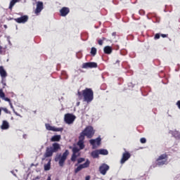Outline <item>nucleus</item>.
<instances>
[{
  "label": "nucleus",
  "instance_id": "nucleus-11",
  "mask_svg": "<svg viewBox=\"0 0 180 180\" xmlns=\"http://www.w3.org/2000/svg\"><path fill=\"white\" fill-rule=\"evenodd\" d=\"M43 10V2L41 1H38L37 3V8L35 10V13H40L41 11Z\"/></svg>",
  "mask_w": 180,
  "mask_h": 180
},
{
  "label": "nucleus",
  "instance_id": "nucleus-5",
  "mask_svg": "<svg viewBox=\"0 0 180 180\" xmlns=\"http://www.w3.org/2000/svg\"><path fill=\"white\" fill-rule=\"evenodd\" d=\"M91 162L89 161V160H86V161L84 164L79 165L77 168L75 169V174L79 172V171H81V169H84V168H88Z\"/></svg>",
  "mask_w": 180,
  "mask_h": 180
},
{
  "label": "nucleus",
  "instance_id": "nucleus-15",
  "mask_svg": "<svg viewBox=\"0 0 180 180\" xmlns=\"http://www.w3.org/2000/svg\"><path fill=\"white\" fill-rule=\"evenodd\" d=\"M53 153H54V151L53 150V148H48L46 149V152L44 154V157H46V158L49 157H51V155H53Z\"/></svg>",
  "mask_w": 180,
  "mask_h": 180
},
{
  "label": "nucleus",
  "instance_id": "nucleus-21",
  "mask_svg": "<svg viewBox=\"0 0 180 180\" xmlns=\"http://www.w3.org/2000/svg\"><path fill=\"white\" fill-rule=\"evenodd\" d=\"M52 150L53 153H56V151H58L60 150V144L56 143H53Z\"/></svg>",
  "mask_w": 180,
  "mask_h": 180
},
{
  "label": "nucleus",
  "instance_id": "nucleus-35",
  "mask_svg": "<svg viewBox=\"0 0 180 180\" xmlns=\"http://www.w3.org/2000/svg\"><path fill=\"white\" fill-rule=\"evenodd\" d=\"M162 37H167V35H165V34H162Z\"/></svg>",
  "mask_w": 180,
  "mask_h": 180
},
{
  "label": "nucleus",
  "instance_id": "nucleus-10",
  "mask_svg": "<svg viewBox=\"0 0 180 180\" xmlns=\"http://www.w3.org/2000/svg\"><path fill=\"white\" fill-rule=\"evenodd\" d=\"M100 172L102 175H106V172L109 170V167L108 165L103 164L102 166L100 167Z\"/></svg>",
  "mask_w": 180,
  "mask_h": 180
},
{
  "label": "nucleus",
  "instance_id": "nucleus-4",
  "mask_svg": "<svg viewBox=\"0 0 180 180\" xmlns=\"http://www.w3.org/2000/svg\"><path fill=\"white\" fill-rule=\"evenodd\" d=\"M74 120H75V115L72 114H66L65 115V122L68 124H72V123H74Z\"/></svg>",
  "mask_w": 180,
  "mask_h": 180
},
{
  "label": "nucleus",
  "instance_id": "nucleus-25",
  "mask_svg": "<svg viewBox=\"0 0 180 180\" xmlns=\"http://www.w3.org/2000/svg\"><path fill=\"white\" fill-rule=\"evenodd\" d=\"M20 0H12L10 2V6H9V9H12V8H13V6H15V4H16V2H19Z\"/></svg>",
  "mask_w": 180,
  "mask_h": 180
},
{
  "label": "nucleus",
  "instance_id": "nucleus-6",
  "mask_svg": "<svg viewBox=\"0 0 180 180\" xmlns=\"http://www.w3.org/2000/svg\"><path fill=\"white\" fill-rule=\"evenodd\" d=\"M90 144L93 146V148H97V147H99V146H101V138L98 137L96 139H91Z\"/></svg>",
  "mask_w": 180,
  "mask_h": 180
},
{
  "label": "nucleus",
  "instance_id": "nucleus-1",
  "mask_svg": "<svg viewBox=\"0 0 180 180\" xmlns=\"http://www.w3.org/2000/svg\"><path fill=\"white\" fill-rule=\"evenodd\" d=\"M94 134H95V130L91 126L86 127L83 130V131H82L79 137V141L77 143V145L79 146L80 149L77 147L73 148L72 161H75V160H77V157H79V150L84 149V148L85 147V146H84V140H85V136L87 139H92V137H94Z\"/></svg>",
  "mask_w": 180,
  "mask_h": 180
},
{
  "label": "nucleus",
  "instance_id": "nucleus-28",
  "mask_svg": "<svg viewBox=\"0 0 180 180\" xmlns=\"http://www.w3.org/2000/svg\"><path fill=\"white\" fill-rule=\"evenodd\" d=\"M103 40H105V38H103V39H99L98 40V44L100 46H102V44H103Z\"/></svg>",
  "mask_w": 180,
  "mask_h": 180
},
{
  "label": "nucleus",
  "instance_id": "nucleus-18",
  "mask_svg": "<svg viewBox=\"0 0 180 180\" xmlns=\"http://www.w3.org/2000/svg\"><path fill=\"white\" fill-rule=\"evenodd\" d=\"M9 129V123L6 121H3V123L1 126V130H8Z\"/></svg>",
  "mask_w": 180,
  "mask_h": 180
},
{
  "label": "nucleus",
  "instance_id": "nucleus-38",
  "mask_svg": "<svg viewBox=\"0 0 180 180\" xmlns=\"http://www.w3.org/2000/svg\"><path fill=\"white\" fill-rule=\"evenodd\" d=\"M78 95H79V96H81V93L79 92V93H78Z\"/></svg>",
  "mask_w": 180,
  "mask_h": 180
},
{
  "label": "nucleus",
  "instance_id": "nucleus-16",
  "mask_svg": "<svg viewBox=\"0 0 180 180\" xmlns=\"http://www.w3.org/2000/svg\"><path fill=\"white\" fill-rule=\"evenodd\" d=\"M0 98L4 101H6V102H11V99H9L7 97H5V93H4V90L2 89H0Z\"/></svg>",
  "mask_w": 180,
  "mask_h": 180
},
{
  "label": "nucleus",
  "instance_id": "nucleus-3",
  "mask_svg": "<svg viewBox=\"0 0 180 180\" xmlns=\"http://www.w3.org/2000/svg\"><path fill=\"white\" fill-rule=\"evenodd\" d=\"M68 154L70 153L68 150H66L62 155H57L55 161L57 162V161H59V165L60 167H64V162H65V160H67V157H68Z\"/></svg>",
  "mask_w": 180,
  "mask_h": 180
},
{
  "label": "nucleus",
  "instance_id": "nucleus-26",
  "mask_svg": "<svg viewBox=\"0 0 180 180\" xmlns=\"http://www.w3.org/2000/svg\"><path fill=\"white\" fill-rule=\"evenodd\" d=\"M91 54H92V56H95L96 54V48H91Z\"/></svg>",
  "mask_w": 180,
  "mask_h": 180
},
{
  "label": "nucleus",
  "instance_id": "nucleus-7",
  "mask_svg": "<svg viewBox=\"0 0 180 180\" xmlns=\"http://www.w3.org/2000/svg\"><path fill=\"white\" fill-rule=\"evenodd\" d=\"M45 127L46 130H49L51 131H63V128H57L50 125V124H46Z\"/></svg>",
  "mask_w": 180,
  "mask_h": 180
},
{
  "label": "nucleus",
  "instance_id": "nucleus-12",
  "mask_svg": "<svg viewBox=\"0 0 180 180\" xmlns=\"http://www.w3.org/2000/svg\"><path fill=\"white\" fill-rule=\"evenodd\" d=\"M130 158V153H125L122 155V158L121 159V164H124L127 160Z\"/></svg>",
  "mask_w": 180,
  "mask_h": 180
},
{
  "label": "nucleus",
  "instance_id": "nucleus-27",
  "mask_svg": "<svg viewBox=\"0 0 180 180\" xmlns=\"http://www.w3.org/2000/svg\"><path fill=\"white\" fill-rule=\"evenodd\" d=\"M85 161V158H80L79 159L77 160L78 164H81L82 162H84Z\"/></svg>",
  "mask_w": 180,
  "mask_h": 180
},
{
  "label": "nucleus",
  "instance_id": "nucleus-40",
  "mask_svg": "<svg viewBox=\"0 0 180 180\" xmlns=\"http://www.w3.org/2000/svg\"><path fill=\"white\" fill-rule=\"evenodd\" d=\"M36 179H39V177H37Z\"/></svg>",
  "mask_w": 180,
  "mask_h": 180
},
{
  "label": "nucleus",
  "instance_id": "nucleus-34",
  "mask_svg": "<svg viewBox=\"0 0 180 180\" xmlns=\"http://www.w3.org/2000/svg\"><path fill=\"white\" fill-rule=\"evenodd\" d=\"M46 180H51V176L49 175V176H48V179H47Z\"/></svg>",
  "mask_w": 180,
  "mask_h": 180
},
{
  "label": "nucleus",
  "instance_id": "nucleus-39",
  "mask_svg": "<svg viewBox=\"0 0 180 180\" xmlns=\"http://www.w3.org/2000/svg\"><path fill=\"white\" fill-rule=\"evenodd\" d=\"M4 27H5V29H6V27H7L6 25H4Z\"/></svg>",
  "mask_w": 180,
  "mask_h": 180
},
{
  "label": "nucleus",
  "instance_id": "nucleus-23",
  "mask_svg": "<svg viewBox=\"0 0 180 180\" xmlns=\"http://www.w3.org/2000/svg\"><path fill=\"white\" fill-rule=\"evenodd\" d=\"M93 158H98L99 157V150H94L91 153Z\"/></svg>",
  "mask_w": 180,
  "mask_h": 180
},
{
  "label": "nucleus",
  "instance_id": "nucleus-32",
  "mask_svg": "<svg viewBox=\"0 0 180 180\" xmlns=\"http://www.w3.org/2000/svg\"><path fill=\"white\" fill-rule=\"evenodd\" d=\"M176 105H177L179 109H180V101H179L176 103Z\"/></svg>",
  "mask_w": 180,
  "mask_h": 180
},
{
  "label": "nucleus",
  "instance_id": "nucleus-36",
  "mask_svg": "<svg viewBox=\"0 0 180 180\" xmlns=\"http://www.w3.org/2000/svg\"><path fill=\"white\" fill-rule=\"evenodd\" d=\"M4 112H8V110L6 108L3 109Z\"/></svg>",
  "mask_w": 180,
  "mask_h": 180
},
{
  "label": "nucleus",
  "instance_id": "nucleus-19",
  "mask_svg": "<svg viewBox=\"0 0 180 180\" xmlns=\"http://www.w3.org/2000/svg\"><path fill=\"white\" fill-rule=\"evenodd\" d=\"M51 168V160H49L48 163L44 165V171H50Z\"/></svg>",
  "mask_w": 180,
  "mask_h": 180
},
{
  "label": "nucleus",
  "instance_id": "nucleus-8",
  "mask_svg": "<svg viewBox=\"0 0 180 180\" xmlns=\"http://www.w3.org/2000/svg\"><path fill=\"white\" fill-rule=\"evenodd\" d=\"M165 158H167L166 155H160L159 157V158L157 160L158 165H164V164H165V162H167V160Z\"/></svg>",
  "mask_w": 180,
  "mask_h": 180
},
{
  "label": "nucleus",
  "instance_id": "nucleus-9",
  "mask_svg": "<svg viewBox=\"0 0 180 180\" xmlns=\"http://www.w3.org/2000/svg\"><path fill=\"white\" fill-rule=\"evenodd\" d=\"M98 64L96 63H86L83 64V68H96Z\"/></svg>",
  "mask_w": 180,
  "mask_h": 180
},
{
  "label": "nucleus",
  "instance_id": "nucleus-13",
  "mask_svg": "<svg viewBox=\"0 0 180 180\" xmlns=\"http://www.w3.org/2000/svg\"><path fill=\"white\" fill-rule=\"evenodd\" d=\"M60 12L61 16H67V15H68L70 13V9L67 7H64L60 11Z\"/></svg>",
  "mask_w": 180,
  "mask_h": 180
},
{
  "label": "nucleus",
  "instance_id": "nucleus-14",
  "mask_svg": "<svg viewBox=\"0 0 180 180\" xmlns=\"http://www.w3.org/2000/svg\"><path fill=\"white\" fill-rule=\"evenodd\" d=\"M27 16L24 15L21 18L15 19V20L18 22V23H26V22H27Z\"/></svg>",
  "mask_w": 180,
  "mask_h": 180
},
{
  "label": "nucleus",
  "instance_id": "nucleus-31",
  "mask_svg": "<svg viewBox=\"0 0 180 180\" xmlns=\"http://www.w3.org/2000/svg\"><path fill=\"white\" fill-rule=\"evenodd\" d=\"M155 39H160V34H156L155 36Z\"/></svg>",
  "mask_w": 180,
  "mask_h": 180
},
{
  "label": "nucleus",
  "instance_id": "nucleus-17",
  "mask_svg": "<svg viewBox=\"0 0 180 180\" xmlns=\"http://www.w3.org/2000/svg\"><path fill=\"white\" fill-rule=\"evenodd\" d=\"M0 75L1 78H6L7 77L6 70L2 66H0Z\"/></svg>",
  "mask_w": 180,
  "mask_h": 180
},
{
  "label": "nucleus",
  "instance_id": "nucleus-20",
  "mask_svg": "<svg viewBox=\"0 0 180 180\" xmlns=\"http://www.w3.org/2000/svg\"><path fill=\"white\" fill-rule=\"evenodd\" d=\"M61 140V135H55L51 137V141H60Z\"/></svg>",
  "mask_w": 180,
  "mask_h": 180
},
{
  "label": "nucleus",
  "instance_id": "nucleus-37",
  "mask_svg": "<svg viewBox=\"0 0 180 180\" xmlns=\"http://www.w3.org/2000/svg\"><path fill=\"white\" fill-rule=\"evenodd\" d=\"M10 106L11 108H13V106L12 105V103H10Z\"/></svg>",
  "mask_w": 180,
  "mask_h": 180
},
{
  "label": "nucleus",
  "instance_id": "nucleus-42",
  "mask_svg": "<svg viewBox=\"0 0 180 180\" xmlns=\"http://www.w3.org/2000/svg\"><path fill=\"white\" fill-rule=\"evenodd\" d=\"M77 105H79V103H78Z\"/></svg>",
  "mask_w": 180,
  "mask_h": 180
},
{
  "label": "nucleus",
  "instance_id": "nucleus-24",
  "mask_svg": "<svg viewBox=\"0 0 180 180\" xmlns=\"http://www.w3.org/2000/svg\"><path fill=\"white\" fill-rule=\"evenodd\" d=\"M98 153L101 155H108V150L106 149H100L98 150Z\"/></svg>",
  "mask_w": 180,
  "mask_h": 180
},
{
  "label": "nucleus",
  "instance_id": "nucleus-2",
  "mask_svg": "<svg viewBox=\"0 0 180 180\" xmlns=\"http://www.w3.org/2000/svg\"><path fill=\"white\" fill-rule=\"evenodd\" d=\"M82 95L85 102H92L94 99V91L91 89H86L83 91Z\"/></svg>",
  "mask_w": 180,
  "mask_h": 180
},
{
  "label": "nucleus",
  "instance_id": "nucleus-30",
  "mask_svg": "<svg viewBox=\"0 0 180 180\" xmlns=\"http://www.w3.org/2000/svg\"><path fill=\"white\" fill-rule=\"evenodd\" d=\"M146 140L145 138H142L141 139V143H142L143 144H144V143H146Z\"/></svg>",
  "mask_w": 180,
  "mask_h": 180
},
{
  "label": "nucleus",
  "instance_id": "nucleus-41",
  "mask_svg": "<svg viewBox=\"0 0 180 180\" xmlns=\"http://www.w3.org/2000/svg\"><path fill=\"white\" fill-rule=\"evenodd\" d=\"M2 48L0 46V50Z\"/></svg>",
  "mask_w": 180,
  "mask_h": 180
},
{
  "label": "nucleus",
  "instance_id": "nucleus-33",
  "mask_svg": "<svg viewBox=\"0 0 180 180\" xmlns=\"http://www.w3.org/2000/svg\"><path fill=\"white\" fill-rule=\"evenodd\" d=\"M89 179H91V176H86L85 180H89Z\"/></svg>",
  "mask_w": 180,
  "mask_h": 180
},
{
  "label": "nucleus",
  "instance_id": "nucleus-22",
  "mask_svg": "<svg viewBox=\"0 0 180 180\" xmlns=\"http://www.w3.org/2000/svg\"><path fill=\"white\" fill-rule=\"evenodd\" d=\"M104 53H105V54H110V53H112V47L107 46L105 47H104Z\"/></svg>",
  "mask_w": 180,
  "mask_h": 180
},
{
  "label": "nucleus",
  "instance_id": "nucleus-29",
  "mask_svg": "<svg viewBox=\"0 0 180 180\" xmlns=\"http://www.w3.org/2000/svg\"><path fill=\"white\" fill-rule=\"evenodd\" d=\"M1 84L4 85V86H6V82H5V80L4 79V78H2Z\"/></svg>",
  "mask_w": 180,
  "mask_h": 180
}]
</instances>
